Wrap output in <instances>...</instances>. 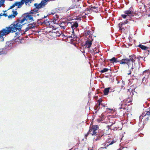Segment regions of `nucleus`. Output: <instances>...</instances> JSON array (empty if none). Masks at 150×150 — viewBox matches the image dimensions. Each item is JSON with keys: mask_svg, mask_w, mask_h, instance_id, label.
Instances as JSON below:
<instances>
[{"mask_svg": "<svg viewBox=\"0 0 150 150\" xmlns=\"http://www.w3.org/2000/svg\"><path fill=\"white\" fill-rule=\"evenodd\" d=\"M15 23L14 22L9 27H6L5 28H3L0 31V39H2V41L4 40V36H6L11 32L15 33L17 30L19 31Z\"/></svg>", "mask_w": 150, "mask_h": 150, "instance_id": "1", "label": "nucleus"}, {"mask_svg": "<svg viewBox=\"0 0 150 150\" xmlns=\"http://www.w3.org/2000/svg\"><path fill=\"white\" fill-rule=\"evenodd\" d=\"M99 128L98 125H92L91 127H90V129L87 134L85 135L86 137L88 135H91L93 137H96V138L94 139V141L95 142L100 140L101 137L103 136L102 134L99 133Z\"/></svg>", "mask_w": 150, "mask_h": 150, "instance_id": "2", "label": "nucleus"}, {"mask_svg": "<svg viewBox=\"0 0 150 150\" xmlns=\"http://www.w3.org/2000/svg\"><path fill=\"white\" fill-rule=\"evenodd\" d=\"M25 21L30 22L34 21L32 15L29 13L23 15L21 18L18 19L14 22L19 31L21 30L22 25L25 23H23Z\"/></svg>", "mask_w": 150, "mask_h": 150, "instance_id": "3", "label": "nucleus"}, {"mask_svg": "<svg viewBox=\"0 0 150 150\" xmlns=\"http://www.w3.org/2000/svg\"><path fill=\"white\" fill-rule=\"evenodd\" d=\"M129 59L126 58L123 59L120 61L119 60L118 62H119L120 64H126L128 65L129 68L131 67L130 68L133 71L134 70V72L135 73V71L137 69V67L133 66L134 62L135 61L136 57L135 55L132 54L131 56H129Z\"/></svg>", "mask_w": 150, "mask_h": 150, "instance_id": "4", "label": "nucleus"}, {"mask_svg": "<svg viewBox=\"0 0 150 150\" xmlns=\"http://www.w3.org/2000/svg\"><path fill=\"white\" fill-rule=\"evenodd\" d=\"M46 5V4L42 0L40 3H35L34 4V8L31 10L30 13H29V14L32 15L33 16V14L37 13L39 10L44 8Z\"/></svg>", "mask_w": 150, "mask_h": 150, "instance_id": "5", "label": "nucleus"}, {"mask_svg": "<svg viewBox=\"0 0 150 150\" xmlns=\"http://www.w3.org/2000/svg\"><path fill=\"white\" fill-rule=\"evenodd\" d=\"M145 112L143 113L142 115L139 117V119H142L141 122H144L148 121L149 120V116L150 115V111H146Z\"/></svg>", "mask_w": 150, "mask_h": 150, "instance_id": "6", "label": "nucleus"}, {"mask_svg": "<svg viewBox=\"0 0 150 150\" xmlns=\"http://www.w3.org/2000/svg\"><path fill=\"white\" fill-rule=\"evenodd\" d=\"M124 13L127 16H129L130 18L133 17L135 14L132 7H130L128 10L125 11Z\"/></svg>", "mask_w": 150, "mask_h": 150, "instance_id": "7", "label": "nucleus"}, {"mask_svg": "<svg viewBox=\"0 0 150 150\" xmlns=\"http://www.w3.org/2000/svg\"><path fill=\"white\" fill-rule=\"evenodd\" d=\"M20 1H17L15 2V4L16 5V6H18V8H20L24 4H25L26 6H30V4L29 0H21Z\"/></svg>", "mask_w": 150, "mask_h": 150, "instance_id": "8", "label": "nucleus"}, {"mask_svg": "<svg viewBox=\"0 0 150 150\" xmlns=\"http://www.w3.org/2000/svg\"><path fill=\"white\" fill-rule=\"evenodd\" d=\"M132 88V87L131 86L129 89H127L126 91V93L128 96V98L132 97L134 95V90Z\"/></svg>", "mask_w": 150, "mask_h": 150, "instance_id": "9", "label": "nucleus"}, {"mask_svg": "<svg viewBox=\"0 0 150 150\" xmlns=\"http://www.w3.org/2000/svg\"><path fill=\"white\" fill-rule=\"evenodd\" d=\"M129 21H132L133 22L134 21V20H133L132 18L130 19L129 20L127 19L123 23H120L118 25V26L120 28V30H122V28H121V27L122 25H125V24L127 23H129Z\"/></svg>", "mask_w": 150, "mask_h": 150, "instance_id": "10", "label": "nucleus"}, {"mask_svg": "<svg viewBox=\"0 0 150 150\" xmlns=\"http://www.w3.org/2000/svg\"><path fill=\"white\" fill-rule=\"evenodd\" d=\"M54 35L56 36H59L62 33V31L58 29L54 30L52 31Z\"/></svg>", "mask_w": 150, "mask_h": 150, "instance_id": "11", "label": "nucleus"}, {"mask_svg": "<svg viewBox=\"0 0 150 150\" xmlns=\"http://www.w3.org/2000/svg\"><path fill=\"white\" fill-rule=\"evenodd\" d=\"M93 40L92 39L90 40V39L87 40L86 42L85 46L86 47L88 48H90L92 44V41Z\"/></svg>", "mask_w": 150, "mask_h": 150, "instance_id": "12", "label": "nucleus"}, {"mask_svg": "<svg viewBox=\"0 0 150 150\" xmlns=\"http://www.w3.org/2000/svg\"><path fill=\"white\" fill-rule=\"evenodd\" d=\"M35 26V24H34V23L28 24L27 27L25 28V32L27 31L30 29L34 28Z\"/></svg>", "mask_w": 150, "mask_h": 150, "instance_id": "13", "label": "nucleus"}, {"mask_svg": "<svg viewBox=\"0 0 150 150\" xmlns=\"http://www.w3.org/2000/svg\"><path fill=\"white\" fill-rule=\"evenodd\" d=\"M71 27L73 30V32L72 33H74V29H75L76 28H77L78 26V23L77 22H75L74 23H73L72 24L71 23Z\"/></svg>", "mask_w": 150, "mask_h": 150, "instance_id": "14", "label": "nucleus"}, {"mask_svg": "<svg viewBox=\"0 0 150 150\" xmlns=\"http://www.w3.org/2000/svg\"><path fill=\"white\" fill-rule=\"evenodd\" d=\"M114 110H113L112 109L107 108L106 109L105 112L106 113H111L112 114L114 113Z\"/></svg>", "mask_w": 150, "mask_h": 150, "instance_id": "15", "label": "nucleus"}, {"mask_svg": "<svg viewBox=\"0 0 150 150\" xmlns=\"http://www.w3.org/2000/svg\"><path fill=\"white\" fill-rule=\"evenodd\" d=\"M138 47H139L143 50H146V49H149V47H146L141 44H139L138 46Z\"/></svg>", "mask_w": 150, "mask_h": 150, "instance_id": "16", "label": "nucleus"}, {"mask_svg": "<svg viewBox=\"0 0 150 150\" xmlns=\"http://www.w3.org/2000/svg\"><path fill=\"white\" fill-rule=\"evenodd\" d=\"M108 60L112 63H114V62L117 63L119 61V60H117V59L115 57H113L112 58L109 59Z\"/></svg>", "mask_w": 150, "mask_h": 150, "instance_id": "17", "label": "nucleus"}, {"mask_svg": "<svg viewBox=\"0 0 150 150\" xmlns=\"http://www.w3.org/2000/svg\"><path fill=\"white\" fill-rule=\"evenodd\" d=\"M110 88H105L103 91V93L104 95H107L109 92L110 90Z\"/></svg>", "mask_w": 150, "mask_h": 150, "instance_id": "18", "label": "nucleus"}, {"mask_svg": "<svg viewBox=\"0 0 150 150\" xmlns=\"http://www.w3.org/2000/svg\"><path fill=\"white\" fill-rule=\"evenodd\" d=\"M144 122H138V125L140 127V130L142 129L144 127Z\"/></svg>", "mask_w": 150, "mask_h": 150, "instance_id": "19", "label": "nucleus"}, {"mask_svg": "<svg viewBox=\"0 0 150 150\" xmlns=\"http://www.w3.org/2000/svg\"><path fill=\"white\" fill-rule=\"evenodd\" d=\"M117 139L116 138H114L112 139V141L111 142L110 141L109 142V143H110L109 145L112 144L114 143H115L117 141Z\"/></svg>", "mask_w": 150, "mask_h": 150, "instance_id": "20", "label": "nucleus"}, {"mask_svg": "<svg viewBox=\"0 0 150 150\" xmlns=\"http://www.w3.org/2000/svg\"><path fill=\"white\" fill-rule=\"evenodd\" d=\"M109 69L107 68H104L103 69L99 71V72L101 73H103L108 71Z\"/></svg>", "mask_w": 150, "mask_h": 150, "instance_id": "21", "label": "nucleus"}, {"mask_svg": "<svg viewBox=\"0 0 150 150\" xmlns=\"http://www.w3.org/2000/svg\"><path fill=\"white\" fill-rule=\"evenodd\" d=\"M93 51L94 52V54H96L99 52V50H97V49L96 47L93 49Z\"/></svg>", "mask_w": 150, "mask_h": 150, "instance_id": "22", "label": "nucleus"}, {"mask_svg": "<svg viewBox=\"0 0 150 150\" xmlns=\"http://www.w3.org/2000/svg\"><path fill=\"white\" fill-rule=\"evenodd\" d=\"M6 52L5 50L4 49H0V55L1 54H5Z\"/></svg>", "mask_w": 150, "mask_h": 150, "instance_id": "23", "label": "nucleus"}, {"mask_svg": "<svg viewBox=\"0 0 150 150\" xmlns=\"http://www.w3.org/2000/svg\"><path fill=\"white\" fill-rule=\"evenodd\" d=\"M48 20H46V21H43L42 23H44L45 24H46L47 25H49L50 24V23L51 22L50 21H47Z\"/></svg>", "mask_w": 150, "mask_h": 150, "instance_id": "24", "label": "nucleus"}, {"mask_svg": "<svg viewBox=\"0 0 150 150\" xmlns=\"http://www.w3.org/2000/svg\"><path fill=\"white\" fill-rule=\"evenodd\" d=\"M5 0H1L0 1V7L1 6H3L4 4V1Z\"/></svg>", "mask_w": 150, "mask_h": 150, "instance_id": "25", "label": "nucleus"}, {"mask_svg": "<svg viewBox=\"0 0 150 150\" xmlns=\"http://www.w3.org/2000/svg\"><path fill=\"white\" fill-rule=\"evenodd\" d=\"M146 52L147 53L148 55L150 54V48L149 49H146Z\"/></svg>", "mask_w": 150, "mask_h": 150, "instance_id": "26", "label": "nucleus"}, {"mask_svg": "<svg viewBox=\"0 0 150 150\" xmlns=\"http://www.w3.org/2000/svg\"><path fill=\"white\" fill-rule=\"evenodd\" d=\"M137 69H136L135 71V72H136V71L137 70ZM132 71H133L134 72V70L133 69V71H132V69H130V70H129L128 71V73H127V75H130L131 73H132Z\"/></svg>", "mask_w": 150, "mask_h": 150, "instance_id": "27", "label": "nucleus"}, {"mask_svg": "<svg viewBox=\"0 0 150 150\" xmlns=\"http://www.w3.org/2000/svg\"><path fill=\"white\" fill-rule=\"evenodd\" d=\"M68 38H75L76 37V36L74 34H71V36H68L67 37Z\"/></svg>", "mask_w": 150, "mask_h": 150, "instance_id": "28", "label": "nucleus"}, {"mask_svg": "<svg viewBox=\"0 0 150 150\" xmlns=\"http://www.w3.org/2000/svg\"><path fill=\"white\" fill-rule=\"evenodd\" d=\"M91 34V31L89 30H88L86 33V35H90Z\"/></svg>", "mask_w": 150, "mask_h": 150, "instance_id": "29", "label": "nucleus"}, {"mask_svg": "<svg viewBox=\"0 0 150 150\" xmlns=\"http://www.w3.org/2000/svg\"><path fill=\"white\" fill-rule=\"evenodd\" d=\"M16 6V4L15 3L13 4L10 7V8L8 9H11L14 8Z\"/></svg>", "mask_w": 150, "mask_h": 150, "instance_id": "30", "label": "nucleus"}, {"mask_svg": "<svg viewBox=\"0 0 150 150\" xmlns=\"http://www.w3.org/2000/svg\"><path fill=\"white\" fill-rule=\"evenodd\" d=\"M108 119L110 120V118H112V120H112V121H114L115 120H114V119L115 120V118L113 117H112V116H110V115H109L108 117Z\"/></svg>", "mask_w": 150, "mask_h": 150, "instance_id": "31", "label": "nucleus"}, {"mask_svg": "<svg viewBox=\"0 0 150 150\" xmlns=\"http://www.w3.org/2000/svg\"><path fill=\"white\" fill-rule=\"evenodd\" d=\"M15 17V16H14V15L13 14H12L9 15L8 16V18H13Z\"/></svg>", "mask_w": 150, "mask_h": 150, "instance_id": "32", "label": "nucleus"}, {"mask_svg": "<svg viewBox=\"0 0 150 150\" xmlns=\"http://www.w3.org/2000/svg\"><path fill=\"white\" fill-rule=\"evenodd\" d=\"M13 14L15 16L17 15L18 13L16 11H13Z\"/></svg>", "mask_w": 150, "mask_h": 150, "instance_id": "33", "label": "nucleus"}, {"mask_svg": "<svg viewBox=\"0 0 150 150\" xmlns=\"http://www.w3.org/2000/svg\"><path fill=\"white\" fill-rule=\"evenodd\" d=\"M121 16L123 18H126L127 16L126 14H125L122 15Z\"/></svg>", "mask_w": 150, "mask_h": 150, "instance_id": "34", "label": "nucleus"}, {"mask_svg": "<svg viewBox=\"0 0 150 150\" xmlns=\"http://www.w3.org/2000/svg\"><path fill=\"white\" fill-rule=\"evenodd\" d=\"M146 78L145 77H144L142 80V82L144 83H145L146 82Z\"/></svg>", "mask_w": 150, "mask_h": 150, "instance_id": "35", "label": "nucleus"}, {"mask_svg": "<svg viewBox=\"0 0 150 150\" xmlns=\"http://www.w3.org/2000/svg\"><path fill=\"white\" fill-rule=\"evenodd\" d=\"M141 58H142V57L141 56H139L137 58V59H138V60H139Z\"/></svg>", "mask_w": 150, "mask_h": 150, "instance_id": "36", "label": "nucleus"}, {"mask_svg": "<svg viewBox=\"0 0 150 150\" xmlns=\"http://www.w3.org/2000/svg\"><path fill=\"white\" fill-rule=\"evenodd\" d=\"M2 15L4 16L5 17H6L8 16V15H7L6 13H4L3 15H1V14L0 15V16H1Z\"/></svg>", "mask_w": 150, "mask_h": 150, "instance_id": "37", "label": "nucleus"}, {"mask_svg": "<svg viewBox=\"0 0 150 150\" xmlns=\"http://www.w3.org/2000/svg\"><path fill=\"white\" fill-rule=\"evenodd\" d=\"M91 7L92 8V10H93V9H96V8H98L97 7H96V6H91Z\"/></svg>", "mask_w": 150, "mask_h": 150, "instance_id": "38", "label": "nucleus"}, {"mask_svg": "<svg viewBox=\"0 0 150 150\" xmlns=\"http://www.w3.org/2000/svg\"><path fill=\"white\" fill-rule=\"evenodd\" d=\"M102 102V100L100 99L98 100V103H99V102L100 103V102Z\"/></svg>", "mask_w": 150, "mask_h": 150, "instance_id": "39", "label": "nucleus"}, {"mask_svg": "<svg viewBox=\"0 0 150 150\" xmlns=\"http://www.w3.org/2000/svg\"><path fill=\"white\" fill-rule=\"evenodd\" d=\"M85 11H90V10L89 9V8H86V9L85 10Z\"/></svg>", "mask_w": 150, "mask_h": 150, "instance_id": "40", "label": "nucleus"}, {"mask_svg": "<svg viewBox=\"0 0 150 150\" xmlns=\"http://www.w3.org/2000/svg\"><path fill=\"white\" fill-rule=\"evenodd\" d=\"M89 9L90 10V11H93V10H92V8H91V7L89 8Z\"/></svg>", "mask_w": 150, "mask_h": 150, "instance_id": "41", "label": "nucleus"}, {"mask_svg": "<svg viewBox=\"0 0 150 150\" xmlns=\"http://www.w3.org/2000/svg\"><path fill=\"white\" fill-rule=\"evenodd\" d=\"M101 103L102 102H100V103L99 102V103H99V105H98L99 106L100 105H103V104H102Z\"/></svg>", "mask_w": 150, "mask_h": 150, "instance_id": "42", "label": "nucleus"}, {"mask_svg": "<svg viewBox=\"0 0 150 150\" xmlns=\"http://www.w3.org/2000/svg\"><path fill=\"white\" fill-rule=\"evenodd\" d=\"M47 16H44V17H43L42 18L43 19V18H46V17H47Z\"/></svg>", "mask_w": 150, "mask_h": 150, "instance_id": "43", "label": "nucleus"}, {"mask_svg": "<svg viewBox=\"0 0 150 150\" xmlns=\"http://www.w3.org/2000/svg\"><path fill=\"white\" fill-rule=\"evenodd\" d=\"M33 0H29V2H30V3H31L32 2V1H33Z\"/></svg>", "mask_w": 150, "mask_h": 150, "instance_id": "44", "label": "nucleus"}, {"mask_svg": "<svg viewBox=\"0 0 150 150\" xmlns=\"http://www.w3.org/2000/svg\"><path fill=\"white\" fill-rule=\"evenodd\" d=\"M61 27H62L63 29H65V26H61Z\"/></svg>", "mask_w": 150, "mask_h": 150, "instance_id": "45", "label": "nucleus"}, {"mask_svg": "<svg viewBox=\"0 0 150 150\" xmlns=\"http://www.w3.org/2000/svg\"><path fill=\"white\" fill-rule=\"evenodd\" d=\"M146 71H147V70H146L144 71H143V72L144 73L146 72Z\"/></svg>", "mask_w": 150, "mask_h": 150, "instance_id": "46", "label": "nucleus"}, {"mask_svg": "<svg viewBox=\"0 0 150 150\" xmlns=\"http://www.w3.org/2000/svg\"><path fill=\"white\" fill-rule=\"evenodd\" d=\"M75 1H80V0H74Z\"/></svg>", "mask_w": 150, "mask_h": 150, "instance_id": "47", "label": "nucleus"}, {"mask_svg": "<svg viewBox=\"0 0 150 150\" xmlns=\"http://www.w3.org/2000/svg\"><path fill=\"white\" fill-rule=\"evenodd\" d=\"M120 108V109H122V105H121V107Z\"/></svg>", "mask_w": 150, "mask_h": 150, "instance_id": "48", "label": "nucleus"}, {"mask_svg": "<svg viewBox=\"0 0 150 150\" xmlns=\"http://www.w3.org/2000/svg\"><path fill=\"white\" fill-rule=\"evenodd\" d=\"M104 118V116H103L102 118L103 119Z\"/></svg>", "mask_w": 150, "mask_h": 150, "instance_id": "49", "label": "nucleus"}, {"mask_svg": "<svg viewBox=\"0 0 150 150\" xmlns=\"http://www.w3.org/2000/svg\"><path fill=\"white\" fill-rule=\"evenodd\" d=\"M103 105V107H105V106L104 105Z\"/></svg>", "mask_w": 150, "mask_h": 150, "instance_id": "50", "label": "nucleus"}, {"mask_svg": "<svg viewBox=\"0 0 150 150\" xmlns=\"http://www.w3.org/2000/svg\"><path fill=\"white\" fill-rule=\"evenodd\" d=\"M92 122H91V125H92Z\"/></svg>", "mask_w": 150, "mask_h": 150, "instance_id": "51", "label": "nucleus"}, {"mask_svg": "<svg viewBox=\"0 0 150 150\" xmlns=\"http://www.w3.org/2000/svg\"><path fill=\"white\" fill-rule=\"evenodd\" d=\"M97 112V110L96 111H95V112Z\"/></svg>", "mask_w": 150, "mask_h": 150, "instance_id": "52", "label": "nucleus"}, {"mask_svg": "<svg viewBox=\"0 0 150 150\" xmlns=\"http://www.w3.org/2000/svg\"><path fill=\"white\" fill-rule=\"evenodd\" d=\"M105 148H106V147H105Z\"/></svg>", "mask_w": 150, "mask_h": 150, "instance_id": "53", "label": "nucleus"}]
</instances>
